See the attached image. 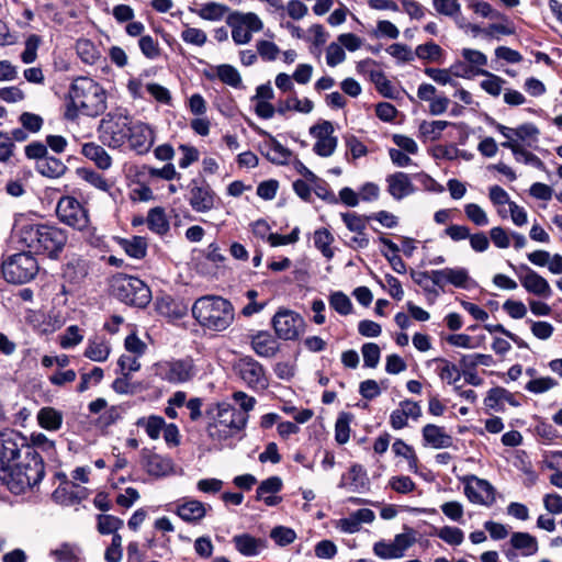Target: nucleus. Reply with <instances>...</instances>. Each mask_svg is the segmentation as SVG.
<instances>
[{
    "instance_id": "e433bc0d",
    "label": "nucleus",
    "mask_w": 562,
    "mask_h": 562,
    "mask_svg": "<svg viewBox=\"0 0 562 562\" xmlns=\"http://www.w3.org/2000/svg\"><path fill=\"white\" fill-rule=\"evenodd\" d=\"M85 357L95 362H103L109 358L110 347L101 338L89 339L85 350Z\"/></svg>"
},
{
    "instance_id": "603ef678",
    "label": "nucleus",
    "mask_w": 562,
    "mask_h": 562,
    "mask_svg": "<svg viewBox=\"0 0 562 562\" xmlns=\"http://www.w3.org/2000/svg\"><path fill=\"white\" fill-rule=\"evenodd\" d=\"M77 173L82 180L88 182L90 186L103 192L106 189H109V184L111 183V181L104 178L101 173L90 168H79L77 169Z\"/></svg>"
},
{
    "instance_id": "39448f33",
    "label": "nucleus",
    "mask_w": 562,
    "mask_h": 562,
    "mask_svg": "<svg viewBox=\"0 0 562 562\" xmlns=\"http://www.w3.org/2000/svg\"><path fill=\"white\" fill-rule=\"evenodd\" d=\"M110 291L120 302L137 308H145L151 301L149 286L143 280L125 273L112 277Z\"/></svg>"
},
{
    "instance_id": "0e129e2a",
    "label": "nucleus",
    "mask_w": 562,
    "mask_h": 562,
    "mask_svg": "<svg viewBox=\"0 0 562 562\" xmlns=\"http://www.w3.org/2000/svg\"><path fill=\"white\" fill-rule=\"evenodd\" d=\"M40 44L41 37L36 34H32L26 38L24 50L21 54V60L24 64H32L36 60Z\"/></svg>"
},
{
    "instance_id": "8fccbe9b",
    "label": "nucleus",
    "mask_w": 562,
    "mask_h": 562,
    "mask_svg": "<svg viewBox=\"0 0 562 562\" xmlns=\"http://www.w3.org/2000/svg\"><path fill=\"white\" fill-rule=\"evenodd\" d=\"M97 522V529L101 535L114 533L124 525L121 518L108 514L98 515Z\"/></svg>"
},
{
    "instance_id": "4be33fe9",
    "label": "nucleus",
    "mask_w": 562,
    "mask_h": 562,
    "mask_svg": "<svg viewBox=\"0 0 562 562\" xmlns=\"http://www.w3.org/2000/svg\"><path fill=\"white\" fill-rule=\"evenodd\" d=\"M369 477L361 464L355 463L347 474L341 476L339 487H347L351 492H363L369 488Z\"/></svg>"
},
{
    "instance_id": "4468645a",
    "label": "nucleus",
    "mask_w": 562,
    "mask_h": 562,
    "mask_svg": "<svg viewBox=\"0 0 562 562\" xmlns=\"http://www.w3.org/2000/svg\"><path fill=\"white\" fill-rule=\"evenodd\" d=\"M432 283L440 290H443L447 284L465 290L471 289L475 284L468 269L463 267L432 270Z\"/></svg>"
},
{
    "instance_id": "338daca9",
    "label": "nucleus",
    "mask_w": 562,
    "mask_h": 562,
    "mask_svg": "<svg viewBox=\"0 0 562 562\" xmlns=\"http://www.w3.org/2000/svg\"><path fill=\"white\" fill-rule=\"evenodd\" d=\"M19 122L29 133H37L42 130L44 120L41 115L32 112H23L19 116Z\"/></svg>"
},
{
    "instance_id": "6e6552de",
    "label": "nucleus",
    "mask_w": 562,
    "mask_h": 562,
    "mask_svg": "<svg viewBox=\"0 0 562 562\" xmlns=\"http://www.w3.org/2000/svg\"><path fill=\"white\" fill-rule=\"evenodd\" d=\"M3 278L14 284L31 281L38 271V265L32 252L22 251L10 256L1 265Z\"/></svg>"
},
{
    "instance_id": "c9c22d12",
    "label": "nucleus",
    "mask_w": 562,
    "mask_h": 562,
    "mask_svg": "<svg viewBox=\"0 0 562 562\" xmlns=\"http://www.w3.org/2000/svg\"><path fill=\"white\" fill-rule=\"evenodd\" d=\"M76 52L82 63L95 65L101 58V52L95 44L87 38H80L76 42Z\"/></svg>"
},
{
    "instance_id": "0eeeda50",
    "label": "nucleus",
    "mask_w": 562,
    "mask_h": 562,
    "mask_svg": "<svg viewBox=\"0 0 562 562\" xmlns=\"http://www.w3.org/2000/svg\"><path fill=\"white\" fill-rule=\"evenodd\" d=\"M150 370L155 378L172 385L190 382L198 372L191 357L162 359L155 362Z\"/></svg>"
},
{
    "instance_id": "69168bd1",
    "label": "nucleus",
    "mask_w": 562,
    "mask_h": 562,
    "mask_svg": "<svg viewBox=\"0 0 562 562\" xmlns=\"http://www.w3.org/2000/svg\"><path fill=\"white\" fill-rule=\"evenodd\" d=\"M104 372L103 369L99 367H94L90 372L82 373L80 376V382L77 386V391L79 393L86 392L91 384H99L103 379Z\"/></svg>"
},
{
    "instance_id": "a211bd4d",
    "label": "nucleus",
    "mask_w": 562,
    "mask_h": 562,
    "mask_svg": "<svg viewBox=\"0 0 562 562\" xmlns=\"http://www.w3.org/2000/svg\"><path fill=\"white\" fill-rule=\"evenodd\" d=\"M175 513L186 522L196 524L206 515L204 503L194 498H181L176 504Z\"/></svg>"
},
{
    "instance_id": "864d4df0",
    "label": "nucleus",
    "mask_w": 562,
    "mask_h": 562,
    "mask_svg": "<svg viewBox=\"0 0 562 562\" xmlns=\"http://www.w3.org/2000/svg\"><path fill=\"white\" fill-rule=\"evenodd\" d=\"M449 125H452V123L448 121H424L419 125V133L426 138L437 140L440 138L442 131Z\"/></svg>"
},
{
    "instance_id": "680f3d73",
    "label": "nucleus",
    "mask_w": 562,
    "mask_h": 562,
    "mask_svg": "<svg viewBox=\"0 0 562 562\" xmlns=\"http://www.w3.org/2000/svg\"><path fill=\"white\" fill-rule=\"evenodd\" d=\"M464 213L468 220L476 226H486L488 224L486 212L476 203L465 204Z\"/></svg>"
},
{
    "instance_id": "13d9d810",
    "label": "nucleus",
    "mask_w": 562,
    "mask_h": 562,
    "mask_svg": "<svg viewBox=\"0 0 562 562\" xmlns=\"http://www.w3.org/2000/svg\"><path fill=\"white\" fill-rule=\"evenodd\" d=\"M437 536L450 546H460L464 540V532L452 526H443L438 530Z\"/></svg>"
},
{
    "instance_id": "aec40b11",
    "label": "nucleus",
    "mask_w": 562,
    "mask_h": 562,
    "mask_svg": "<svg viewBox=\"0 0 562 562\" xmlns=\"http://www.w3.org/2000/svg\"><path fill=\"white\" fill-rule=\"evenodd\" d=\"M283 487V482L279 476H270L263 480L256 491V499L262 501L267 506L273 507L280 504L282 498L277 496Z\"/></svg>"
},
{
    "instance_id": "58836bf2",
    "label": "nucleus",
    "mask_w": 562,
    "mask_h": 562,
    "mask_svg": "<svg viewBox=\"0 0 562 562\" xmlns=\"http://www.w3.org/2000/svg\"><path fill=\"white\" fill-rule=\"evenodd\" d=\"M314 109V103L308 98L299 99L293 97L278 104L277 112L281 115L285 114L290 110H294L300 113H311Z\"/></svg>"
},
{
    "instance_id": "f257e3e1",
    "label": "nucleus",
    "mask_w": 562,
    "mask_h": 562,
    "mask_svg": "<svg viewBox=\"0 0 562 562\" xmlns=\"http://www.w3.org/2000/svg\"><path fill=\"white\" fill-rule=\"evenodd\" d=\"M45 476L43 457L27 447V438L20 431H0V484L15 494L34 491Z\"/></svg>"
},
{
    "instance_id": "bb28decb",
    "label": "nucleus",
    "mask_w": 562,
    "mask_h": 562,
    "mask_svg": "<svg viewBox=\"0 0 562 562\" xmlns=\"http://www.w3.org/2000/svg\"><path fill=\"white\" fill-rule=\"evenodd\" d=\"M89 274V262L85 259H72L64 268L63 277L65 281L74 286L83 283Z\"/></svg>"
},
{
    "instance_id": "774afa93",
    "label": "nucleus",
    "mask_w": 562,
    "mask_h": 562,
    "mask_svg": "<svg viewBox=\"0 0 562 562\" xmlns=\"http://www.w3.org/2000/svg\"><path fill=\"white\" fill-rule=\"evenodd\" d=\"M24 154L27 159L35 160V164L45 159L49 155L47 146L40 140H34L26 145Z\"/></svg>"
},
{
    "instance_id": "9b49d317",
    "label": "nucleus",
    "mask_w": 562,
    "mask_h": 562,
    "mask_svg": "<svg viewBox=\"0 0 562 562\" xmlns=\"http://www.w3.org/2000/svg\"><path fill=\"white\" fill-rule=\"evenodd\" d=\"M189 205L198 213H206L215 206L216 193L203 178H194L188 184Z\"/></svg>"
},
{
    "instance_id": "a18cd8bd",
    "label": "nucleus",
    "mask_w": 562,
    "mask_h": 562,
    "mask_svg": "<svg viewBox=\"0 0 562 562\" xmlns=\"http://www.w3.org/2000/svg\"><path fill=\"white\" fill-rule=\"evenodd\" d=\"M352 414L341 412L335 423V440L339 445H345L350 438V423L352 422Z\"/></svg>"
},
{
    "instance_id": "b1692460",
    "label": "nucleus",
    "mask_w": 562,
    "mask_h": 562,
    "mask_svg": "<svg viewBox=\"0 0 562 562\" xmlns=\"http://www.w3.org/2000/svg\"><path fill=\"white\" fill-rule=\"evenodd\" d=\"M207 435L213 440L218 442L222 447H234L235 443L241 440L244 434L232 427H224L222 424L212 423L207 426Z\"/></svg>"
},
{
    "instance_id": "473e14b6",
    "label": "nucleus",
    "mask_w": 562,
    "mask_h": 562,
    "mask_svg": "<svg viewBox=\"0 0 562 562\" xmlns=\"http://www.w3.org/2000/svg\"><path fill=\"white\" fill-rule=\"evenodd\" d=\"M473 75L485 77V79L480 82V87L487 94L496 98L502 93L503 86L506 83V80L503 79L502 77L483 68H476Z\"/></svg>"
},
{
    "instance_id": "ddd939ff",
    "label": "nucleus",
    "mask_w": 562,
    "mask_h": 562,
    "mask_svg": "<svg viewBox=\"0 0 562 562\" xmlns=\"http://www.w3.org/2000/svg\"><path fill=\"white\" fill-rule=\"evenodd\" d=\"M508 265L517 274L521 285L528 293L544 299H549L552 295V289L547 279H544L538 272L532 270L530 267H528L525 263H521L518 267H516L512 262H509Z\"/></svg>"
},
{
    "instance_id": "052dcab7",
    "label": "nucleus",
    "mask_w": 562,
    "mask_h": 562,
    "mask_svg": "<svg viewBox=\"0 0 562 562\" xmlns=\"http://www.w3.org/2000/svg\"><path fill=\"white\" fill-rule=\"evenodd\" d=\"M432 5L439 14L450 18L461 15V5L458 0H432Z\"/></svg>"
},
{
    "instance_id": "de8ad7c7",
    "label": "nucleus",
    "mask_w": 562,
    "mask_h": 562,
    "mask_svg": "<svg viewBox=\"0 0 562 562\" xmlns=\"http://www.w3.org/2000/svg\"><path fill=\"white\" fill-rule=\"evenodd\" d=\"M229 8L225 4L207 2L199 9L198 14L203 20L220 21L224 18Z\"/></svg>"
},
{
    "instance_id": "2eb2a0df",
    "label": "nucleus",
    "mask_w": 562,
    "mask_h": 562,
    "mask_svg": "<svg viewBox=\"0 0 562 562\" xmlns=\"http://www.w3.org/2000/svg\"><path fill=\"white\" fill-rule=\"evenodd\" d=\"M464 494L474 504L491 506L495 502V488L493 485L488 481L474 475L468 479Z\"/></svg>"
},
{
    "instance_id": "6ab92c4d",
    "label": "nucleus",
    "mask_w": 562,
    "mask_h": 562,
    "mask_svg": "<svg viewBox=\"0 0 562 562\" xmlns=\"http://www.w3.org/2000/svg\"><path fill=\"white\" fill-rule=\"evenodd\" d=\"M142 465L151 476H165L172 470V463L169 458L154 453L147 449L142 451Z\"/></svg>"
},
{
    "instance_id": "a878e982",
    "label": "nucleus",
    "mask_w": 562,
    "mask_h": 562,
    "mask_svg": "<svg viewBox=\"0 0 562 562\" xmlns=\"http://www.w3.org/2000/svg\"><path fill=\"white\" fill-rule=\"evenodd\" d=\"M504 402H507L514 407L520 406V403L516 400L515 395L502 386L490 389L486 397L484 398V405L496 412L504 411Z\"/></svg>"
},
{
    "instance_id": "e2e57ef3",
    "label": "nucleus",
    "mask_w": 562,
    "mask_h": 562,
    "mask_svg": "<svg viewBox=\"0 0 562 562\" xmlns=\"http://www.w3.org/2000/svg\"><path fill=\"white\" fill-rule=\"evenodd\" d=\"M363 364L367 368H375L379 364L381 350L374 342H366L361 347Z\"/></svg>"
},
{
    "instance_id": "c85d7f7f",
    "label": "nucleus",
    "mask_w": 562,
    "mask_h": 562,
    "mask_svg": "<svg viewBox=\"0 0 562 562\" xmlns=\"http://www.w3.org/2000/svg\"><path fill=\"white\" fill-rule=\"evenodd\" d=\"M254 351L262 358H272L279 350V344L268 331H259L251 338Z\"/></svg>"
},
{
    "instance_id": "cd10ccee",
    "label": "nucleus",
    "mask_w": 562,
    "mask_h": 562,
    "mask_svg": "<svg viewBox=\"0 0 562 562\" xmlns=\"http://www.w3.org/2000/svg\"><path fill=\"white\" fill-rule=\"evenodd\" d=\"M236 550L244 557H256L266 548V540L249 533L236 535L233 538Z\"/></svg>"
},
{
    "instance_id": "f3484780",
    "label": "nucleus",
    "mask_w": 562,
    "mask_h": 562,
    "mask_svg": "<svg viewBox=\"0 0 562 562\" xmlns=\"http://www.w3.org/2000/svg\"><path fill=\"white\" fill-rule=\"evenodd\" d=\"M260 135L266 137L259 144V150L270 162L276 165H285L290 160L292 153L289 148L284 147L280 142L276 139L270 133L259 130Z\"/></svg>"
},
{
    "instance_id": "7c9ffc66",
    "label": "nucleus",
    "mask_w": 562,
    "mask_h": 562,
    "mask_svg": "<svg viewBox=\"0 0 562 562\" xmlns=\"http://www.w3.org/2000/svg\"><path fill=\"white\" fill-rule=\"evenodd\" d=\"M81 154L93 161L99 169L108 170L112 166V158L108 151L95 143H86L82 145Z\"/></svg>"
},
{
    "instance_id": "423d86ee",
    "label": "nucleus",
    "mask_w": 562,
    "mask_h": 562,
    "mask_svg": "<svg viewBox=\"0 0 562 562\" xmlns=\"http://www.w3.org/2000/svg\"><path fill=\"white\" fill-rule=\"evenodd\" d=\"M133 117L126 109L119 108L106 113L98 127L102 144L110 148H121L126 145Z\"/></svg>"
},
{
    "instance_id": "393cba45",
    "label": "nucleus",
    "mask_w": 562,
    "mask_h": 562,
    "mask_svg": "<svg viewBox=\"0 0 562 562\" xmlns=\"http://www.w3.org/2000/svg\"><path fill=\"white\" fill-rule=\"evenodd\" d=\"M386 182L389 193L397 201L415 191L411 177L402 171L389 175Z\"/></svg>"
},
{
    "instance_id": "1a4fd4ad",
    "label": "nucleus",
    "mask_w": 562,
    "mask_h": 562,
    "mask_svg": "<svg viewBox=\"0 0 562 562\" xmlns=\"http://www.w3.org/2000/svg\"><path fill=\"white\" fill-rule=\"evenodd\" d=\"M58 220L67 226L78 231L88 228L90 218L88 209L76 198L61 196L56 206Z\"/></svg>"
},
{
    "instance_id": "20e7f679",
    "label": "nucleus",
    "mask_w": 562,
    "mask_h": 562,
    "mask_svg": "<svg viewBox=\"0 0 562 562\" xmlns=\"http://www.w3.org/2000/svg\"><path fill=\"white\" fill-rule=\"evenodd\" d=\"M191 311L200 326L213 331L227 329L235 318L233 304L218 295H204L196 299Z\"/></svg>"
},
{
    "instance_id": "09e8293b",
    "label": "nucleus",
    "mask_w": 562,
    "mask_h": 562,
    "mask_svg": "<svg viewBox=\"0 0 562 562\" xmlns=\"http://www.w3.org/2000/svg\"><path fill=\"white\" fill-rule=\"evenodd\" d=\"M27 447H32L40 456H42L41 452H45L47 456L56 452L55 442L42 432L32 434L30 441L27 440Z\"/></svg>"
},
{
    "instance_id": "5fc2aeb1",
    "label": "nucleus",
    "mask_w": 562,
    "mask_h": 562,
    "mask_svg": "<svg viewBox=\"0 0 562 562\" xmlns=\"http://www.w3.org/2000/svg\"><path fill=\"white\" fill-rule=\"evenodd\" d=\"M138 47L142 54L150 60H156L161 55L159 43L151 35H143L138 40Z\"/></svg>"
},
{
    "instance_id": "5701e85b",
    "label": "nucleus",
    "mask_w": 562,
    "mask_h": 562,
    "mask_svg": "<svg viewBox=\"0 0 562 562\" xmlns=\"http://www.w3.org/2000/svg\"><path fill=\"white\" fill-rule=\"evenodd\" d=\"M213 423L243 431L247 423V415L228 404H223L218 406L217 415Z\"/></svg>"
},
{
    "instance_id": "ea45409f",
    "label": "nucleus",
    "mask_w": 562,
    "mask_h": 562,
    "mask_svg": "<svg viewBox=\"0 0 562 562\" xmlns=\"http://www.w3.org/2000/svg\"><path fill=\"white\" fill-rule=\"evenodd\" d=\"M539 128L533 123H524L516 127L515 138L522 142L526 146L537 148L539 140Z\"/></svg>"
},
{
    "instance_id": "79ce46f5",
    "label": "nucleus",
    "mask_w": 562,
    "mask_h": 562,
    "mask_svg": "<svg viewBox=\"0 0 562 562\" xmlns=\"http://www.w3.org/2000/svg\"><path fill=\"white\" fill-rule=\"evenodd\" d=\"M232 16L233 23H238L241 26L246 27L250 34L252 32H260L263 29V23L260 18L254 12L243 13L239 11H234L229 13Z\"/></svg>"
},
{
    "instance_id": "72a5a7b5",
    "label": "nucleus",
    "mask_w": 562,
    "mask_h": 562,
    "mask_svg": "<svg viewBox=\"0 0 562 562\" xmlns=\"http://www.w3.org/2000/svg\"><path fill=\"white\" fill-rule=\"evenodd\" d=\"M146 223L153 233L160 236L165 235L170 228L166 212L160 206L153 207L148 211Z\"/></svg>"
},
{
    "instance_id": "6e6d98bb",
    "label": "nucleus",
    "mask_w": 562,
    "mask_h": 562,
    "mask_svg": "<svg viewBox=\"0 0 562 562\" xmlns=\"http://www.w3.org/2000/svg\"><path fill=\"white\" fill-rule=\"evenodd\" d=\"M329 305L340 315H349L352 312L350 299L341 291L330 294Z\"/></svg>"
},
{
    "instance_id": "c756f323",
    "label": "nucleus",
    "mask_w": 562,
    "mask_h": 562,
    "mask_svg": "<svg viewBox=\"0 0 562 562\" xmlns=\"http://www.w3.org/2000/svg\"><path fill=\"white\" fill-rule=\"evenodd\" d=\"M509 543L514 550L520 551L521 555L524 557L533 555L538 552L539 549L537 538L528 532L522 531L513 532Z\"/></svg>"
},
{
    "instance_id": "dca6fc26",
    "label": "nucleus",
    "mask_w": 562,
    "mask_h": 562,
    "mask_svg": "<svg viewBox=\"0 0 562 562\" xmlns=\"http://www.w3.org/2000/svg\"><path fill=\"white\" fill-rule=\"evenodd\" d=\"M127 137L128 142L126 144L138 155L146 154L154 143V133L150 127L140 121H135L134 119Z\"/></svg>"
},
{
    "instance_id": "f8f14e48",
    "label": "nucleus",
    "mask_w": 562,
    "mask_h": 562,
    "mask_svg": "<svg viewBox=\"0 0 562 562\" xmlns=\"http://www.w3.org/2000/svg\"><path fill=\"white\" fill-rule=\"evenodd\" d=\"M236 370L240 379L248 387L255 391L266 390L269 385L266 370L261 363L252 357H243L236 364Z\"/></svg>"
},
{
    "instance_id": "3c124183",
    "label": "nucleus",
    "mask_w": 562,
    "mask_h": 562,
    "mask_svg": "<svg viewBox=\"0 0 562 562\" xmlns=\"http://www.w3.org/2000/svg\"><path fill=\"white\" fill-rule=\"evenodd\" d=\"M414 53L419 59L439 61L443 55V49L438 44L430 41L418 45Z\"/></svg>"
},
{
    "instance_id": "f03ea898",
    "label": "nucleus",
    "mask_w": 562,
    "mask_h": 562,
    "mask_svg": "<svg viewBox=\"0 0 562 562\" xmlns=\"http://www.w3.org/2000/svg\"><path fill=\"white\" fill-rule=\"evenodd\" d=\"M13 236L30 252L57 259L64 250L68 235L56 225L19 220L13 226Z\"/></svg>"
},
{
    "instance_id": "7ed1b4c3",
    "label": "nucleus",
    "mask_w": 562,
    "mask_h": 562,
    "mask_svg": "<svg viewBox=\"0 0 562 562\" xmlns=\"http://www.w3.org/2000/svg\"><path fill=\"white\" fill-rule=\"evenodd\" d=\"M106 110V92L90 77H77L72 80L66 101L64 116L76 121L80 114L97 117Z\"/></svg>"
},
{
    "instance_id": "c03bdc74",
    "label": "nucleus",
    "mask_w": 562,
    "mask_h": 562,
    "mask_svg": "<svg viewBox=\"0 0 562 562\" xmlns=\"http://www.w3.org/2000/svg\"><path fill=\"white\" fill-rule=\"evenodd\" d=\"M136 426L144 427L150 439H158L161 430L166 426V422L161 416L150 415L149 417H140L136 422Z\"/></svg>"
},
{
    "instance_id": "4d7b16f0",
    "label": "nucleus",
    "mask_w": 562,
    "mask_h": 562,
    "mask_svg": "<svg viewBox=\"0 0 562 562\" xmlns=\"http://www.w3.org/2000/svg\"><path fill=\"white\" fill-rule=\"evenodd\" d=\"M411 278L413 281L423 288L427 294L438 295V291L435 289L436 285L432 283V270L431 271H416L411 270Z\"/></svg>"
},
{
    "instance_id": "a19ab883",
    "label": "nucleus",
    "mask_w": 562,
    "mask_h": 562,
    "mask_svg": "<svg viewBox=\"0 0 562 562\" xmlns=\"http://www.w3.org/2000/svg\"><path fill=\"white\" fill-rule=\"evenodd\" d=\"M434 361L440 364L436 370L439 378L448 384L457 385V382L461 379L460 369L454 363L443 358H437Z\"/></svg>"
},
{
    "instance_id": "f704fd0d",
    "label": "nucleus",
    "mask_w": 562,
    "mask_h": 562,
    "mask_svg": "<svg viewBox=\"0 0 562 562\" xmlns=\"http://www.w3.org/2000/svg\"><path fill=\"white\" fill-rule=\"evenodd\" d=\"M37 423L46 430H58L63 424V414L54 407H43L37 413Z\"/></svg>"
},
{
    "instance_id": "412c9836",
    "label": "nucleus",
    "mask_w": 562,
    "mask_h": 562,
    "mask_svg": "<svg viewBox=\"0 0 562 562\" xmlns=\"http://www.w3.org/2000/svg\"><path fill=\"white\" fill-rule=\"evenodd\" d=\"M425 446L434 449L450 448L453 445V438L447 434L445 428L435 424H427L422 429Z\"/></svg>"
},
{
    "instance_id": "37998d69",
    "label": "nucleus",
    "mask_w": 562,
    "mask_h": 562,
    "mask_svg": "<svg viewBox=\"0 0 562 562\" xmlns=\"http://www.w3.org/2000/svg\"><path fill=\"white\" fill-rule=\"evenodd\" d=\"M120 244L132 258L143 259L147 254V241L145 237L134 236L132 239H122Z\"/></svg>"
},
{
    "instance_id": "9d476101",
    "label": "nucleus",
    "mask_w": 562,
    "mask_h": 562,
    "mask_svg": "<svg viewBox=\"0 0 562 562\" xmlns=\"http://www.w3.org/2000/svg\"><path fill=\"white\" fill-rule=\"evenodd\" d=\"M303 317L290 310L278 311L272 318V327L278 338L294 340L304 330Z\"/></svg>"
},
{
    "instance_id": "4c0bfd02",
    "label": "nucleus",
    "mask_w": 562,
    "mask_h": 562,
    "mask_svg": "<svg viewBox=\"0 0 562 562\" xmlns=\"http://www.w3.org/2000/svg\"><path fill=\"white\" fill-rule=\"evenodd\" d=\"M216 77L225 85L239 89L243 87V80L239 71L232 65L222 64L215 67Z\"/></svg>"
},
{
    "instance_id": "bf43d9fd",
    "label": "nucleus",
    "mask_w": 562,
    "mask_h": 562,
    "mask_svg": "<svg viewBox=\"0 0 562 562\" xmlns=\"http://www.w3.org/2000/svg\"><path fill=\"white\" fill-rule=\"evenodd\" d=\"M83 339V335L77 325H70L59 337V345L64 349H70L79 345Z\"/></svg>"
},
{
    "instance_id": "49530a36",
    "label": "nucleus",
    "mask_w": 562,
    "mask_h": 562,
    "mask_svg": "<svg viewBox=\"0 0 562 562\" xmlns=\"http://www.w3.org/2000/svg\"><path fill=\"white\" fill-rule=\"evenodd\" d=\"M333 241L334 237L327 228H319L314 232V245L328 260L334 257V250L330 247Z\"/></svg>"
},
{
    "instance_id": "2f4dec72",
    "label": "nucleus",
    "mask_w": 562,
    "mask_h": 562,
    "mask_svg": "<svg viewBox=\"0 0 562 562\" xmlns=\"http://www.w3.org/2000/svg\"><path fill=\"white\" fill-rule=\"evenodd\" d=\"M35 170L43 177L57 179L67 172L68 167L59 158L48 155L45 159L35 164Z\"/></svg>"
}]
</instances>
